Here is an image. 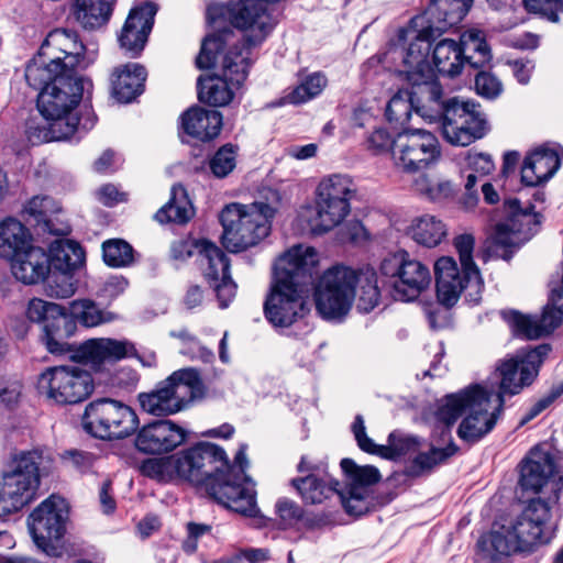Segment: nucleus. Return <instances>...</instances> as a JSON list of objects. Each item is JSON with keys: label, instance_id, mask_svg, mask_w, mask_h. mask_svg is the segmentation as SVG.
I'll return each mask as SVG.
<instances>
[{"label": "nucleus", "instance_id": "obj_24", "mask_svg": "<svg viewBox=\"0 0 563 563\" xmlns=\"http://www.w3.org/2000/svg\"><path fill=\"white\" fill-rule=\"evenodd\" d=\"M156 12L157 7L152 2L131 9L118 38L120 47L128 56L135 58L143 52Z\"/></svg>", "mask_w": 563, "mask_h": 563}, {"label": "nucleus", "instance_id": "obj_53", "mask_svg": "<svg viewBox=\"0 0 563 563\" xmlns=\"http://www.w3.org/2000/svg\"><path fill=\"white\" fill-rule=\"evenodd\" d=\"M434 70L451 77L457 74V42L451 38L440 41L432 54Z\"/></svg>", "mask_w": 563, "mask_h": 563}, {"label": "nucleus", "instance_id": "obj_64", "mask_svg": "<svg viewBox=\"0 0 563 563\" xmlns=\"http://www.w3.org/2000/svg\"><path fill=\"white\" fill-rule=\"evenodd\" d=\"M525 8L531 13L539 14L551 22L559 21L563 12V0H523Z\"/></svg>", "mask_w": 563, "mask_h": 563}, {"label": "nucleus", "instance_id": "obj_42", "mask_svg": "<svg viewBox=\"0 0 563 563\" xmlns=\"http://www.w3.org/2000/svg\"><path fill=\"white\" fill-rule=\"evenodd\" d=\"M291 485L299 493L302 500L311 505L321 504L331 496L336 495L340 487L338 481L327 483L314 474L294 478L291 479Z\"/></svg>", "mask_w": 563, "mask_h": 563}, {"label": "nucleus", "instance_id": "obj_26", "mask_svg": "<svg viewBox=\"0 0 563 563\" xmlns=\"http://www.w3.org/2000/svg\"><path fill=\"white\" fill-rule=\"evenodd\" d=\"M562 309L550 300L541 317H531L511 311L505 314V318L516 335L533 340L550 334L556 329L562 322Z\"/></svg>", "mask_w": 563, "mask_h": 563}, {"label": "nucleus", "instance_id": "obj_43", "mask_svg": "<svg viewBox=\"0 0 563 563\" xmlns=\"http://www.w3.org/2000/svg\"><path fill=\"white\" fill-rule=\"evenodd\" d=\"M69 313L75 323L85 328H95L118 319V314L103 309L92 299H76L69 303Z\"/></svg>", "mask_w": 563, "mask_h": 563}, {"label": "nucleus", "instance_id": "obj_34", "mask_svg": "<svg viewBox=\"0 0 563 563\" xmlns=\"http://www.w3.org/2000/svg\"><path fill=\"white\" fill-rule=\"evenodd\" d=\"M435 294L439 305L451 309L457 302V264L452 256H441L434 263Z\"/></svg>", "mask_w": 563, "mask_h": 563}, {"label": "nucleus", "instance_id": "obj_51", "mask_svg": "<svg viewBox=\"0 0 563 563\" xmlns=\"http://www.w3.org/2000/svg\"><path fill=\"white\" fill-rule=\"evenodd\" d=\"M355 190L352 180L344 175H332L320 181L316 196L328 200L350 202Z\"/></svg>", "mask_w": 563, "mask_h": 563}, {"label": "nucleus", "instance_id": "obj_17", "mask_svg": "<svg viewBox=\"0 0 563 563\" xmlns=\"http://www.w3.org/2000/svg\"><path fill=\"white\" fill-rule=\"evenodd\" d=\"M437 137L423 130L405 131L396 136L393 159L405 173H418L440 157Z\"/></svg>", "mask_w": 563, "mask_h": 563}, {"label": "nucleus", "instance_id": "obj_29", "mask_svg": "<svg viewBox=\"0 0 563 563\" xmlns=\"http://www.w3.org/2000/svg\"><path fill=\"white\" fill-rule=\"evenodd\" d=\"M561 148L541 147L532 152L523 162L521 179L528 186H538L549 180L560 168Z\"/></svg>", "mask_w": 563, "mask_h": 563}, {"label": "nucleus", "instance_id": "obj_21", "mask_svg": "<svg viewBox=\"0 0 563 563\" xmlns=\"http://www.w3.org/2000/svg\"><path fill=\"white\" fill-rule=\"evenodd\" d=\"M504 208L507 218L496 225L494 240L505 249H517L538 231L541 220L531 207L521 208L517 199L506 200Z\"/></svg>", "mask_w": 563, "mask_h": 563}, {"label": "nucleus", "instance_id": "obj_44", "mask_svg": "<svg viewBox=\"0 0 563 563\" xmlns=\"http://www.w3.org/2000/svg\"><path fill=\"white\" fill-rule=\"evenodd\" d=\"M345 476L343 490L365 492L371 494V486L380 481L379 471L372 465H357L352 459H343L340 463Z\"/></svg>", "mask_w": 563, "mask_h": 563}, {"label": "nucleus", "instance_id": "obj_6", "mask_svg": "<svg viewBox=\"0 0 563 563\" xmlns=\"http://www.w3.org/2000/svg\"><path fill=\"white\" fill-rule=\"evenodd\" d=\"M207 387L200 372L194 367L180 368L156 384L148 393L137 395L143 411L156 417L180 412L194 402L202 400Z\"/></svg>", "mask_w": 563, "mask_h": 563}, {"label": "nucleus", "instance_id": "obj_45", "mask_svg": "<svg viewBox=\"0 0 563 563\" xmlns=\"http://www.w3.org/2000/svg\"><path fill=\"white\" fill-rule=\"evenodd\" d=\"M60 67L54 66L46 56L38 55L29 62L25 68V80L30 87L40 92L51 86L59 76Z\"/></svg>", "mask_w": 563, "mask_h": 563}, {"label": "nucleus", "instance_id": "obj_60", "mask_svg": "<svg viewBox=\"0 0 563 563\" xmlns=\"http://www.w3.org/2000/svg\"><path fill=\"white\" fill-rule=\"evenodd\" d=\"M551 517L550 507L541 498L532 499L522 510L517 525L520 527L539 528L547 525Z\"/></svg>", "mask_w": 563, "mask_h": 563}, {"label": "nucleus", "instance_id": "obj_35", "mask_svg": "<svg viewBox=\"0 0 563 563\" xmlns=\"http://www.w3.org/2000/svg\"><path fill=\"white\" fill-rule=\"evenodd\" d=\"M460 146H467L484 137L489 131L486 114L478 102L473 100L460 101Z\"/></svg>", "mask_w": 563, "mask_h": 563}, {"label": "nucleus", "instance_id": "obj_30", "mask_svg": "<svg viewBox=\"0 0 563 563\" xmlns=\"http://www.w3.org/2000/svg\"><path fill=\"white\" fill-rule=\"evenodd\" d=\"M180 125L186 134L207 142L219 135L222 129V114L217 110L191 107L181 114Z\"/></svg>", "mask_w": 563, "mask_h": 563}, {"label": "nucleus", "instance_id": "obj_28", "mask_svg": "<svg viewBox=\"0 0 563 563\" xmlns=\"http://www.w3.org/2000/svg\"><path fill=\"white\" fill-rule=\"evenodd\" d=\"M9 261L13 276L25 285L37 284L48 276L49 258L42 247L31 244Z\"/></svg>", "mask_w": 563, "mask_h": 563}, {"label": "nucleus", "instance_id": "obj_57", "mask_svg": "<svg viewBox=\"0 0 563 563\" xmlns=\"http://www.w3.org/2000/svg\"><path fill=\"white\" fill-rule=\"evenodd\" d=\"M143 475L158 482L177 479L174 455L159 459H147L141 465Z\"/></svg>", "mask_w": 563, "mask_h": 563}, {"label": "nucleus", "instance_id": "obj_15", "mask_svg": "<svg viewBox=\"0 0 563 563\" xmlns=\"http://www.w3.org/2000/svg\"><path fill=\"white\" fill-rule=\"evenodd\" d=\"M408 81L411 84V90L408 93L413 102L415 111L422 118L431 120L439 118L443 139L452 145H457V123L455 121L457 98L453 97L446 102L442 101V88L435 74Z\"/></svg>", "mask_w": 563, "mask_h": 563}, {"label": "nucleus", "instance_id": "obj_49", "mask_svg": "<svg viewBox=\"0 0 563 563\" xmlns=\"http://www.w3.org/2000/svg\"><path fill=\"white\" fill-rule=\"evenodd\" d=\"M358 303L363 312L372 311L379 302L380 291L377 286V275L372 268L357 269Z\"/></svg>", "mask_w": 563, "mask_h": 563}, {"label": "nucleus", "instance_id": "obj_54", "mask_svg": "<svg viewBox=\"0 0 563 563\" xmlns=\"http://www.w3.org/2000/svg\"><path fill=\"white\" fill-rule=\"evenodd\" d=\"M238 146L224 144L209 158L208 167L216 178L229 176L236 166Z\"/></svg>", "mask_w": 563, "mask_h": 563}, {"label": "nucleus", "instance_id": "obj_55", "mask_svg": "<svg viewBox=\"0 0 563 563\" xmlns=\"http://www.w3.org/2000/svg\"><path fill=\"white\" fill-rule=\"evenodd\" d=\"M412 110L415 106L408 91L399 90L388 101L385 115L388 122L404 126L409 122Z\"/></svg>", "mask_w": 563, "mask_h": 563}, {"label": "nucleus", "instance_id": "obj_18", "mask_svg": "<svg viewBox=\"0 0 563 563\" xmlns=\"http://www.w3.org/2000/svg\"><path fill=\"white\" fill-rule=\"evenodd\" d=\"M548 344H541L530 350H521L515 356L506 358L497 366L500 375L499 391L494 395H516L525 386H529L539 373L544 358L550 353Z\"/></svg>", "mask_w": 563, "mask_h": 563}, {"label": "nucleus", "instance_id": "obj_32", "mask_svg": "<svg viewBox=\"0 0 563 563\" xmlns=\"http://www.w3.org/2000/svg\"><path fill=\"white\" fill-rule=\"evenodd\" d=\"M70 507L66 499L51 495L29 515L27 528H66Z\"/></svg>", "mask_w": 563, "mask_h": 563}, {"label": "nucleus", "instance_id": "obj_33", "mask_svg": "<svg viewBox=\"0 0 563 563\" xmlns=\"http://www.w3.org/2000/svg\"><path fill=\"white\" fill-rule=\"evenodd\" d=\"M490 59L492 52L482 30L467 29L460 34V74L466 65L478 69Z\"/></svg>", "mask_w": 563, "mask_h": 563}, {"label": "nucleus", "instance_id": "obj_52", "mask_svg": "<svg viewBox=\"0 0 563 563\" xmlns=\"http://www.w3.org/2000/svg\"><path fill=\"white\" fill-rule=\"evenodd\" d=\"M246 466H247L246 455L243 450H240L234 457L233 464H231L230 461L228 460V467L225 466V467H223V471H221V479L223 478V481L232 483V482H235V476H233L232 474L240 473L242 475V477L239 479V485L242 486L243 488H246L249 490V493L252 495V500H253L252 508L253 509L250 512H239V514L242 516H245V517H254L257 512L256 495H255L253 485L251 483V479L245 474Z\"/></svg>", "mask_w": 563, "mask_h": 563}, {"label": "nucleus", "instance_id": "obj_40", "mask_svg": "<svg viewBox=\"0 0 563 563\" xmlns=\"http://www.w3.org/2000/svg\"><path fill=\"white\" fill-rule=\"evenodd\" d=\"M74 135L69 123H58L55 120L42 122L37 117H31L25 122V136L31 145L67 140Z\"/></svg>", "mask_w": 563, "mask_h": 563}, {"label": "nucleus", "instance_id": "obj_3", "mask_svg": "<svg viewBox=\"0 0 563 563\" xmlns=\"http://www.w3.org/2000/svg\"><path fill=\"white\" fill-rule=\"evenodd\" d=\"M76 329L70 313H66L63 308L43 325L41 341L49 353L55 355L70 353L73 362L88 366L96 373L102 372L107 364L117 363L135 354V345L129 340L95 338L80 344H70L68 339L74 335Z\"/></svg>", "mask_w": 563, "mask_h": 563}, {"label": "nucleus", "instance_id": "obj_63", "mask_svg": "<svg viewBox=\"0 0 563 563\" xmlns=\"http://www.w3.org/2000/svg\"><path fill=\"white\" fill-rule=\"evenodd\" d=\"M366 148L374 155H382L394 152L396 147V137L386 129H375L368 134L365 141Z\"/></svg>", "mask_w": 563, "mask_h": 563}, {"label": "nucleus", "instance_id": "obj_10", "mask_svg": "<svg viewBox=\"0 0 563 563\" xmlns=\"http://www.w3.org/2000/svg\"><path fill=\"white\" fill-rule=\"evenodd\" d=\"M357 269L333 265L322 273L313 289L316 310L324 320H342L356 298Z\"/></svg>", "mask_w": 563, "mask_h": 563}, {"label": "nucleus", "instance_id": "obj_47", "mask_svg": "<svg viewBox=\"0 0 563 563\" xmlns=\"http://www.w3.org/2000/svg\"><path fill=\"white\" fill-rule=\"evenodd\" d=\"M47 536L42 533V530H29L35 545L45 554L49 556L60 558L64 554H69L73 545L66 539L67 530H45Z\"/></svg>", "mask_w": 563, "mask_h": 563}, {"label": "nucleus", "instance_id": "obj_5", "mask_svg": "<svg viewBox=\"0 0 563 563\" xmlns=\"http://www.w3.org/2000/svg\"><path fill=\"white\" fill-rule=\"evenodd\" d=\"M272 201L233 202L220 214L223 228L222 245L231 253H240L258 245L272 231L279 206V194L271 190Z\"/></svg>", "mask_w": 563, "mask_h": 563}, {"label": "nucleus", "instance_id": "obj_62", "mask_svg": "<svg viewBox=\"0 0 563 563\" xmlns=\"http://www.w3.org/2000/svg\"><path fill=\"white\" fill-rule=\"evenodd\" d=\"M64 307L55 302L46 301L40 298H33L29 301L26 316L30 321L43 323V325L58 313Z\"/></svg>", "mask_w": 563, "mask_h": 563}, {"label": "nucleus", "instance_id": "obj_22", "mask_svg": "<svg viewBox=\"0 0 563 563\" xmlns=\"http://www.w3.org/2000/svg\"><path fill=\"white\" fill-rule=\"evenodd\" d=\"M40 52L54 66H59L60 73L77 74L76 68L84 59L85 46L76 31L55 29L47 34Z\"/></svg>", "mask_w": 563, "mask_h": 563}, {"label": "nucleus", "instance_id": "obj_61", "mask_svg": "<svg viewBox=\"0 0 563 563\" xmlns=\"http://www.w3.org/2000/svg\"><path fill=\"white\" fill-rule=\"evenodd\" d=\"M59 208L55 200L47 196H35L31 200H29L25 206V211L34 217L37 222H43L47 227V229L52 231L49 228V214L58 211Z\"/></svg>", "mask_w": 563, "mask_h": 563}, {"label": "nucleus", "instance_id": "obj_2", "mask_svg": "<svg viewBox=\"0 0 563 563\" xmlns=\"http://www.w3.org/2000/svg\"><path fill=\"white\" fill-rule=\"evenodd\" d=\"M173 455L177 479L203 487L218 504L234 512H250L253 509L252 495L239 485L240 473L232 474L235 482L221 479V471L228 467V456L221 446L198 442Z\"/></svg>", "mask_w": 563, "mask_h": 563}, {"label": "nucleus", "instance_id": "obj_11", "mask_svg": "<svg viewBox=\"0 0 563 563\" xmlns=\"http://www.w3.org/2000/svg\"><path fill=\"white\" fill-rule=\"evenodd\" d=\"M86 85L91 86V82L78 77L77 74L59 73L55 81L37 96V109L44 120L69 123L74 134L80 128L87 129L75 112L82 99Z\"/></svg>", "mask_w": 563, "mask_h": 563}, {"label": "nucleus", "instance_id": "obj_37", "mask_svg": "<svg viewBox=\"0 0 563 563\" xmlns=\"http://www.w3.org/2000/svg\"><path fill=\"white\" fill-rule=\"evenodd\" d=\"M350 202L328 200L316 196V213L309 220L310 229L314 234H323L339 225L350 213Z\"/></svg>", "mask_w": 563, "mask_h": 563}, {"label": "nucleus", "instance_id": "obj_19", "mask_svg": "<svg viewBox=\"0 0 563 563\" xmlns=\"http://www.w3.org/2000/svg\"><path fill=\"white\" fill-rule=\"evenodd\" d=\"M446 404L441 405L437 412L435 432H440L439 444L448 442L446 446H432L429 452L419 453L407 466L409 476L418 477L424 472H429L439 463L454 455L456 448L451 437V427L457 420V394H451L446 397Z\"/></svg>", "mask_w": 563, "mask_h": 563}, {"label": "nucleus", "instance_id": "obj_38", "mask_svg": "<svg viewBox=\"0 0 563 563\" xmlns=\"http://www.w3.org/2000/svg\"><path fill=\"white\" fill-rule=\"evenodd\" d=\"M446 233L445 224L432 214L415 217L406 228V234L411 240L428 249L438 246Z\"/></svg>", "mask_w": 563, "mask_h": 563}, {"label": "nucleus", "instance_id": "obj_56", "mask_svg": "<svg viewBox=\"0 0 563 563\" xmlns=\"http://www.w3.org/2000/svg\"><path fill=\"white\" fill-rule=\"evenodd\" d=\"M327 78L320 73L309 75L300 85H298L288 96L290 103H302L317 97L325 87Z\"/></svg>", "mask_w": 563, "mask_h": 563}, {"label": "nucleus", "instance_id": "obj_9", "mask_svg": "<svg viewBox=\"0 0 563 563\" xmlns=\"http://www.w3.org/2000/svg\"><path fill=\"white\" fill-rule=\"evenodd\" d=\"M501 395L481 384L460 390V438L476 442L489 433L503 412Z\"/></svg>", "mask_w": 563, "mask_h": 563}, {"label": "nucleus", "instance_id": "obj_14", "mask_svg": "<svg viewBox=\"0 0 563 563\" xmlns=\"http://www.w3.org/2000/svg\"><path fill=\"white\" fill-rule=\"evenodd\" d=\"M82 428L98 439H123L139 427L135 411L128 405L110 398L89 402L82 415Z\"/></svg>", "mask_w": 563, "mask_h": 563}, {"label": "nucleus", "instance_id": "obj_7", "mask_svg": "<svg viewBox=\"0 0 563 563\" xmlns=\"http://www.w3.org/2000/svg\"><path fill=\"white\" fill-rule=\"evenodd\" d=\"M49 453L35 449L20 453L13 460L12 470L0 479V508L9 514L20 511L35 500L41 475L52 465Z\"/></svg>", "mask_w": 563, "mask_h": 563}, {"label": "nucleus", "instance_id": "obj_58", "mask_svg": "<svg viewBox=\"0 0 563 563\" xmlns=\"http://www.w3.org/2000/svg\"><path fill=\"white\" fill-rule=\"evenodd\" d=\"M225 40L223 33L208 35L201 43V48L196 57V66L199 69H209L216 65L218 54L224 49Z\"/></svg>", "mask_w": 563, "mask_h": 563}, {"label": "nucleus", "instance_id": "obj_8", "mask_svg": "<svg viewBox=\"0 0 563 563\" xmlns=\"http://www.w3.org/2000/svg\"><path fill=\"white\" fill-rule=\"evenodd\" d=\"M518 486L523 493L545 494L556 503L563 490V456L548 443L533 446L518 464Z\"/></svg>", "mask_w": 563, "mask_h": 563}, {"label": "nucleus", "instance_id": "obj_50", "mask_svg": "<svg viewBox=\"0 0 563 563\" xmlns=\"http://www.w3.org/2000/svg\"><path fill=\"white\" fill-rule=\"evenodd\" d=\"M101 251L104 264L112 268L129 267L135 262L133 246L123 239L106 240Z\"/></svg>", "mask_w": 563, "mask_h": 563}, {"label": "nucleus", "instance_id": "obj_16", "mask_svg": "<svg viewBox=\"0 0 563 563\" xmlns=\"http://www.w3.org/2000/svg\"><path fill=\"white\" fill-rule=\"evenodd\" d=\"M379 271L393 279L394 297L401 301L415 300L431 282L429 268L405 250L384 257Z\"/></svg>", "mask_w": 563, "mask_h": 563}, {"label": "nucleus", "instance_id": "obj_12", "mask_svg": "<svg viewBox=\"0 0 563 563\" xmlns=\"http://www.w3.org/2000/svg\"><path fill=\"white\" fill-rule=\"evenodd\" d=\"M554 530H487L476 543V561L505 563L515 553H531L549 543Z\"/></svg>", "mask_w": 563, "mask_h": 563}, {"label": "nucleus", "instance_id": "obj_48", "mask_svg": "<svg viewBox=\"0 0 563 563\" xmlns=\"http://www.w3.org/2000/svg\"><path fill=\"white\" fill-rule=\"evenodd\" d=\"M420 441L417 437L405 434L399 431H393L388 435L386 445H378L375 455L386 460H397L407 454L418 451Z\"/></svg>", "mask_w": 563, "mask_h": 563}, {"label": "nucleus", "instance_id": "obj_27", "mask_svg": "<svg viewBox=\"0 0 563 563\" xmlns=\"http://www.w3.org/2000/svg\"><path fill=\"white\" fill-rule=\"evenodd\" d=\"M474 238L472 234L460 235V298L470 305H476L482 298L483 278L473 261Z\"/></svg>", "mask_w": 563, "mask_h": 563}, {"label": "nucleus", "instance_id": "obj_20", "mask_svg": "<svg viewBox=\"0 0 563 563\" xmlns=\"http://www.w3.org/2000/svg\"><path fill=\"white\" fill-rule=\"evenodd\" d=\"M196 251L202 274L213 288L219 307L227 308L236 294V284L231 277L229 257L220 247L207 240H199L196 243Z\"/></svg>", "mask_w": 563, "mask_h": 563}, {"label": "nucleus", "instance_id": "obj_1", "mask_svg": "<svg viewBox=\"0 0 563 563\" xmlns=\"http://www.w3.org/2000/svg\"><path fill=\"white\" fill-rule=\"evenodd\" d=\"M318 254L311 246L295 245L275 265V279L264 302V314L274 325L288 328L306 313V297Z\"/></svg>", "mask_w": 563, "mask_h": 563}, {"label": "nucleus", "instance_id": "obj_59", "mask_svg": "<svg viewBox=\"0 0 563 563\" xmlns=\"http://www.w3.org/2000/svg\"><path fill=\"white\" fill-rule=\"evenodd\" d=\"M336 495L347 515L360 517L369 511L372 505L369 493L339 489Z\"/></svg>", "mask_w": 563, "mask_h": 563}, {"label": "nucleus", "instance_id": "obj_41", "mask_svg": "<svg viewBox=\"0 0 563 563\" xmlns=\"http://www.w3.org/2000/svg\"><path fill=\"white\" fill-rule=\"evenodd\" d=\"M117 0H76L74 15L85 29H98L110 20Z\"/></svg>", "mask_w": 563, "mask_h": 563}, {"label": "nucleus", "instance_id": "obj_31", "mask_svg": "<svg viewBox=\"0 0 563 563\" xmlns=\"http://www.w3.org/2000/svg\"><path fill=\"white\" fill-rule=\"evenodd\" d=\"M146 69L139 63H128L117 67L111 76L113 97L123 103L133 101L144 90Z\"/></svg>", "mask_w": 563, "mask_h": 563}, {"label": "nucleus", "instance_id": "obj_39", "mask_svg": "<svg viewBox=\"0 0 563 563\" xmlns=\"http://www.w3.org/2000/svg\"><path fill=\"white\" fill-rule=\"evenodd\" d=\"M32 244L30 230L19 220L7 218L0 222V256L9 260Z\"/></svg>", "mask_w": 563, "mask_h": 563}, {"label": "nucleus", "instance_id": "obj_25", "mask_svg": "<svg viewBox=\"0 0 563 563\" xmlns=\"http://www.w3.org/2000/svg\"><path fill=\"white\" fill-rule=\"evenodd\" d=\"M49 268L62 274L63 285L53 290L56 297L67 298L75 292L69 275L85 262V252L79 243L71 240H56L49 246Z\"/></svg>", "mask_w": 563, "mask_h": 563}, {"label": "nucleus", "instance_id": "obj_4", "mask_svg": "<svg viewBox=\"0 0 563 563\" xmlns=\"http://www.w3.org/2000/svg\"><path fill=\"white\" fill-rule=\"evenodd\" d=\"M457 23V0H433L428 12L412 18L397 34V44L404 49V67L408 80L433 76L429 63L431 42Z\"/></svg>", "mask_w": 563, "mask_h": 563}, {"label": "nucleus", "instance_id": "obj_46", "mask_svg": "<svg viewBox=\"0 0 563 563\" xmlns=\"http://www.w3.org/2000/svg\"><path fill=\"white\" fill-rule=\"evenodd\" d=\"M412 190L419 196L433 201H443L454 196V183L448 179H438L433 183L430 177L422 173L411 184Z\"/></svg>", "mask_w": 563, "mask_h": 563}, {"label": "nucleus", "instance_id": "obj_23", "mask_svg": "<svg viewBox=\"0 0 563 563\" xmlns=\"http://www.w3.org/2000/svg\"><path fill=\"white\" fill-rule=\"evenodd\" d=\"M184 428L163 419L143 426L135 437V448L145 454L161 455L174 451L186 441Z\"/></svg>", "mask_w": 563, "mask_h": 563}, {"label": "nucleus", "instance_id": "obj_36", "mask_svg": "<svg viewBox=\"0 0 563 563\" xmlns=\"http://www.w3.org/2000/svg\"><path fill=\"white\" fill-rule=\"evenodd\" d=\"M195 216V208L186 188L176 184L170 189L169 200L157 210L154 218L159 223L186 224Z\"/></svg>", "mask_w": 563, "mask_h": 563}, {"label": "nucleus", "instance_id": "obj_13", "mask_svg": "<svg viewBox=\"0 0 563 563\" xmlns=\"http://www.w3.org/2000/svg\"><path fill=\"white\" fill-rule=\"evenodd\" d=\"M38 393L58 405H76L86 400L95 389L91 374L76 365L46 367L37 378Z\"/></svg>", "mask_w": 563, "mask_h": 563}]
</instances>
